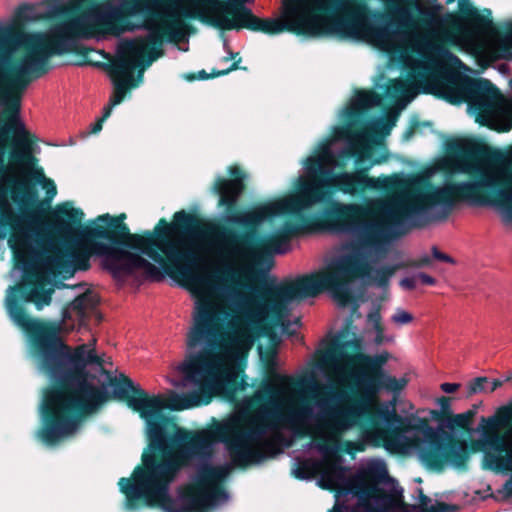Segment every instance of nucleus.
<instances>
[{
	"label": "nucleus",
	"instance_id": "nucleus-1",
	"mask_svg": "<svg viewBox=\"0 0 512 512\" xmlns=\"http://www.w3.org/2000/svg\"><path fill=\"white\" fill-rule=\"evenodd\" d=\"M368 125L352 133L350 127H335L333 136L319 143L314 153L302 162V173L294 180V191L249 211L224 215V222L257 226L278 216L289 220L260 239L257 247L248 243V235L224 231V252L231 258L256 263L265 271L258 282L259 294L272 310L274 330L280 340L300 327L298 318L288 319L289 305L314 298L322 292L339 306L351 298L350 278L367 285L387 288L395 272L404 267L430 268L432 258L421 253L406 263L382 264L381 254L391 241L410 228L424 227L445 220L460 203L475 207L458 196L461 181L441 185L413 183L389 200L375 201L381 207L378 219H367L369 209L357 203L333 202L329 208L315 207L331 200L333 188L356 196L367 188L394 190L404 184L398 174L368 177L371 162L355 172L334 174L359 154V165L370 144Z\"/></svg>",
	"mask_w": 512,
	"mask_h": 512
},
{
	"label": "nucleus",
	"instance_id": "nucleus-2",
	"mask_svg": "<svg viewBox=\"0 0 512 512\" xmlns=\"http://www.w3.org/2000/svg\"><path fill=\"white\" fill-rule=\"evenodd\" d=\"M75 19L53 25L45 32H15L11 23L0 22V241L8 237V245L16 261L10 272L23 273L27 284L26 300L42 310L52 301L58 287L57 280L69 278L77 271L90 267V258L100 257L115 278L121 279L135 271L147 278L160 280L165 267V256L160 242L164 231L172 227V234L184 239L189 247H198L218 232L191 227L192 216L176 212V223L161 221L147 236L129 234L128 242L136 252L124 246L107 245L99 241L108 237L106 228L124 229V215L98 216L91 225L81 224L84 213L72 203L57 205L50 216L54 234L71 243L65 252L50 255V239L42 232L40 216L26 210L37 201L34 179L46 190L48 201L57 194L54 181L48 179L42 168H35L32 144L20 120L21 98L30 83L46 74L54 55L76 52L83 40H95Z\"/></svg>",
	"mask_w": 512,
	"mask_h": 512
},
{
	"label": "nucleus",
	"instance_id": "nucleus-3",
	"mask_svg": "<svg viewBox=\"0 0 512 512\" xmlns=\"http://www.w3.org/2000/svg\"><path fill=\"white\" fill-rule=\"evenodd\" d=\"M455 0H446L447 4ZM458 11L463 18L448 14L456 31L443 27V19L432 21L427 27L413 19L409 8L395 9L397 22L388 20L385 13L369 15V6L364 0H338L331 35L364 42L390 56L399 59L410 70L407 80L396 79L387 85L386 97L390 99L392 112L390 124L383 117L368 123L374 133L389 132L395 125L397 114L403 110L420 91L444 98L450 103H468V109L476 122L497 131L512 128V100L501 95L488 80H472L449 67L460 64L457 56L443 44L457 46L466 51L468 47H483L491 33V11L478 10L470 0H457Z\"/></svg>",
	"mask_w": 512,
	"mask_h": 512
},
{
	"label": "nucleus",
	"instance_id": "nucleus-4",
	"mask_svg": "<svg viewBox=\"0 0 512 512\" xmlns=\"http://www.w3.org/2000/svg\"><path fill=\"white\" fill-rule=\"evenodd\" d=\"M246 0H107L95 2L72 17L97 42L125 32L152 28L176 40L184 35V18H197L222 30L247 28L278 34L284 30L306 36L331 35L338 0H282L281 19L261 20Z\"/></svg>",
	"mask_w": 512,
	"mask_h": 512
},
{
	"label": "nucleus",
	"instance_id": "nucleus-5",
	"mask_svg": "<svg viewBox=\"0 0 512 512\" xmlns=\"http://www.w3.org/2000/svg\"><path fill=\"white\" fill-rule=\"evenodd\" d=\"M18 276L22 277L19 285L7 289L6 310L13 323L33 337L31 356L38 372L45 375L51 383L62 386V389L47 391L40 407L45 424L37 432V436L47 446H53L74 436L85 416L107 400V391L88 381L86 368L96 366L102 371L111 361L104 354H96L95 338L71 349L58 336L62 330H69L64 327L68 320H76L80 325L84 323L87 315L98 303L96 294L90 291L82 293L63 310L59 323H46L29 317L18 306L15 299L17 290L27 302L25 276L18 270L12 278L16 279Z\"/></svg>",
	"mask_w": 512,
	"mask_h": 512
},
{
	"label": "nucleus",
	"instance_id": "nucleus-6",
	"mask_svg": "<svg viewBox=\"0 0 512 512\" xmlns=\"http://www.w3.org/2000/svg\"><path fill=\"white\" fill-rule=\"evenodd\" d=\"M451 147L464 154L447 155L438 165L452 174L469 176L455 187L458 196L472 204L490 205L503 224L512 225V167L500 158L470 155L472 146L465 140Z\"/></svg>",
	"mask_w": 512,
	"mask_h": 512
},
{
	"label": "nucleus",
	"instance_id": "nucleus-7",
	"mask_svg": "<svg viewBox=\"0 0 512 512\" xmlns=\"http://www.w3.org/2000/svg\"><path fill=\"white\" fill-rule=\"evenodd\" d=\"M148 29V34L143 38L119 42L110 70L113 94L103 110V116L90 125L91 134H96L102 129V123L109 117L113 107L120 104L127 91L137 85L134 72L137 70L138 77L141 78L146 67L162 55L163 35L152 28Z\"/></svg>",
	"mask_w": 512,
	"mask_h": 512
},
{
	"label": "nucleus",
	"instance_id": "nucleus-8",
	"mask_svg": "<svg viewBox=\"0 0 512 512\" xmlns=\"http://www.w3.org/2000/svg\"><path fill=\"white\" fill-rule=\"evenodd\" d=\"M367 474L376 481V485L368 486L362 480L355 488L349 491L357 497L356 504L349 507L336 503L329 512H455L456 507L444 503H437L429 508L407 505L404 502L403 488L388 474L386 463L380 459H373L367 463Z\"/></svg>",
	"mask_w": 512,
	"mask_h": 512
},
{
	"label": "nucleus",
	"instance_id": "nucleus-9",
	"mask_svg": "<svg viewBox=\"0 0 512 512\" xmlns=\"http://www.w3.org/2000/svg\"><path fill=\"white\" fill-rule=\"evenodd\" d=\"M477 445L489 465L500 471H512V407L503 406L478 427Z\"/></svg>",
	"mask_w": 512,
	"mask_h": 512
},
{
	"label": "nucleus",
	"instance_id": "nucleus-10",
	"mask_svg": "<svg viewBox=\"0 0 512 512\" xmlns=\"http://www.w3.org/2000/svg\"><path fill=\"white\" fill-rule=\"evenodd\" d=\"M88 0H41L33 4L22 5L18 17L23 21L55 19L81 9Z\"/></svg>",
	"mask_w": 512,
	"mask_h": 512
},
{
	"label": "nucleus",
	"instance_id": "nucleus-11",
	"mask_svg": "<svg viewBox=\"0 0 512 512\" xmlns=\"http://www.w3.org/2000/svg\"><path fill=\"white\" fill-rule=\"evenodd\" d=\"M483 47H468L467 52L491 59H512V24L499 34L491 20V33L486 37Z\"/></svg>",
	"mask_w": 512,
	"mask_h": 512
},
{
	"label": "nucleus",
	"instance_id": "nucleus-12",
	"mask_svg": "<svg viewBox=\"0 0 512 512\" xmlns=\"http://www.w3.org/2000/svg\"><path fill=\"white\" fill-rule=\"evenodd\" d=\"M304 451L308 458L297 459V467L292 472L299 479H308L314 474H320L318 484L322 487V444L311 441L304 446Z\"/></svg>",
	"mask_w": 512,
	"mask_h": 512
},
{
	"label": "nucleus",
	"instance_id": "nucleus-13",
	"mask_svg": "<svg viewBox=\"0 0 512 512\" xmlns=\"http://www.w3.org/2000/svg\"><path fill=\"white\" fill-rule=\"evenodd\" d=\"M229 173L234 179L218 178L215 183V188L220 195V203L228 207L236 203L243 190V176L240 175L239 169L231 167Z\"/></svg>",
	"mask_w": 512,
	"mask_h": 512
},
{
	"label": "nucleus",
	"instance_id": "nucleus-14",
	"mask_svg": "<svg viewBox=\"0 0 512 512\" xmlns=\"http://www.w3.org/2000/svg\"><path fill=\"white\" fill-rule=\"evenodd\" d=\"M381 104V98L371 91H357L350 100V103L345 107L341 113L340 118L349 121V126L354 124L353 118L365 109L378 106Z\"/></svg>",
	"mask_w": 512,
	"mask_h": 512
},
{
	"label": "nucleus",
	"instance_id": "nucleus-15",
	"mask_svg": "<svg viewBox=\"0 0 512 512\" xmlns=\"http://www.w3.org/2000/svg\"><path fill=\"white\" fill-rule=\"evenodd\" d=\"M406 5L414 4L419 14L428 18L434 19L435 16L442 10V5L438 0H413Z\"/></svg>",
	"mask_w": 512,
	"mask_h": 512
},
{
	"label": "nucleus",
	"instance_id": "nucleus-16",
	"mask_svg": "<svg viewBox=\"0 0 512 512\" xmlns=\"http://www.w3.org/2000/svg\"><path fill=\"white\" fill-rule=\"evenodd\" d=\"M390 319L397 327H401L412 323L414 316L403 308H396Z\"/></svg>",
	"mask_w": 512,
	"mask_h": 512
},
{
	"label": "nucleus",
	"instance_id": "nucleus-17",
	"mask_svg": "<svg viewBox=\"0 0 512 512\" xmlns=\"http://www.w3.org/2000/svg\"><path fill=\"white\" fill-rule=\"evenodd\" d=\"M487 384V377H477L468 383L467 389L469 394L487 393Z\"/></svg>",
	"mask_w": 512,
	"mask_h": 512
},
{
	"label": "nucleus",
	"instance_id": "nucleus-18",
	"mask_svg": "<svg viewBox=\"0 0 512 512\" xmlns=\"http://www.w3.org/2000/svg\"><path fill=\"white\" fill-rule=\"evenodd\" d=\"M483 464L486 468L492 470L495 473L503 474V475H510L511 478L507 480L503 486V490L508 493H512V471H500L492 468L489 463L485 459V454L483 453Z\"/></svg>",
	"mask_w": 512,
	"mask_h": 512
},
{
	"label": "nucleus",
	"instance_id": "nucleus-19",
	"mask_svg": "<svg viewBox=\"0 0 512 512\" xmlns=\"http://www.w3.org/2000/svg\"><path fill=\"white\" fill-rule=\"evenodd\" d=\"M375 331V342L377 344L382 343H392L394 341V337L390 335H385L382 326H378L374 328Z\"/></svg>",
	"mask_w": 512,
	"mask_h": 512
},
{
	"label": "nucleus",
	"instance_id": "nucleus-20",
	"mask_svg": "<svg viewBox=\"0 0 512 512\" xmlns=\"http://www.w3.org/2000/svg\"><path fill=\"white\" fill-rule=\"evenodd\" d=\"M431 254H432V257L434 259H436V260H439V261H442V262H446V263H449V264H455L456 263V261L451 256L441 252L436 246H433L431 248Z\"/></svg>",
	"mask_w": 512,
	"mask_h": 512
},
{
	"label": "nucleus",
	"instance_id": "nucleus-21",
	"mask_svg": "<svg viewBox=\"0 0 512 512\" xmlns=\"http://www.w3.org/2000/svg\"><path fill=\"white\" fill-rule=\"evenodd\" d=\"M417 274L413 276L404 277L400 280L399 285L405 290H413L416 287Z\"/></svg>",
	"mask_w": 512,
	"mask_h": 512
},
{
	"label": "nucleus",
	"instance_id": "nucleus-22",
	"mask_svg": "<svg viewBox=\"0 0 512 512\" xmlns=\"http://www.w3.org/2000/svg\"><path fill=\"white\" fill-rule=\"evenodd\" d=\"M440 388L443 392L447 393V394H451V393H454L455 391H457L459 388H460V384L459 383H448V382H445V383H442L440 385Z\"/></svg>",
	"mask_w": 512,
	"mask_h": 512
},
{
	"label": "nucleus",
	"instance_id": "nucleus-23",
	"mask_svg": "<svg viewBox=\"0 0 512 512\" xmlns=\"http://www.w3.org/2000/svg\"><path fill=\"white\" fill-rule=\"evenodd\" d=\"M436 404L443 412H448L450 410L451 402L450 399L447 397L442 396L437 398Z\"/></svg>",
	"mask_w": 512,
	"mask_h": 512
},
{
	"label": "nucleus",
	"instance_id": "nucleus-24",
	"mask_svg": "<svg viewBox=\"0 0 512 512\" xmlns=\"http://www.w3.org/2000/svg\"><path fill=\"white\" fill-rule=\"evenodd\" d=\"M368 320L373 324L374 328L381 326V315L377 310L368 314Z\"/></svg>",
	"mask_w": 512,
	"mask_h": 512
},
{
	"label": "nucleus",
	"instance_id": "nucleus-25",
	"mask_svg": "<svg viewBox=\"0 0 512 512\" xmlns=\"http://www.w3.org/2000/svg\"><path fill=\"white\" fill-rule=\"evenodd\" d=\"M417 278H419L421 280V282L426 285L432 286V285H435V283H436L435 278H433L432 276H430L426 273H423V272L417 273Z\"/></svg>",
	"mask_w": 512,
	"mask_h": 512
},
{
	"label": "nucleus",
	"instance_id": "nucleus-26",
	"mask_svg": "<svg viewBox=\"0 0 512 512\" xmlns=\"http://www.w3.org/2000/svg\"><path fill=\"white\" fill-rule=\"evenodd\" d=\"M502 385V381L498 380V379H493V380H489L488 379V388H487V393H492L494 392L497 388H499L500 386Z\"/></svg>",
	"mask_w": 512,
	"mask_h": 512
},
{
	"label": "nucleus",
	"instance_id": "nucleus-27",
	"mask_svg": "<svg viewBox=\"0 0 512 512\" xmlns=\"http://www.w3.org/2000/svg\"><path fill=\"white\" fill-rule=\"evenodd\" d=\"M451 421L453 422V424L459 427H464L466 425L467 419L464 415L458 414Z\"/></svg>",
	"mask_w": 512,
	"mask_h": 512
},
{
	"label": "nucleus",
	"instance_id": "nucleus-28",
	"mask_svg": "<svg viewBox=\"0 0 512 512\" xmlns=\"http://www.w3.org/2000/svg\"><path fill=\"white\" fill-rule=\"evenodd\" d=\"M251 402H252V399H246L243 401V405L245 408H249V406L251 405Z\"/></svg>",
	"mask_w": 512,
	"mask_h": 512
},
{
	"label": "nucleus",
	"instance_id": "nucleus-29",
	"mask_svg": "<svg viewBox=\"0 0 512 512\" xmlns=\"http://www.w3.org/2000/svg\"><path fill=\"white\" fill-rule=\"evenodd\" d=\"M420 493H421V497L423 498V502H422L421 506H426V504L429 502V499L426 496L422 495V491H420Z\"/></svg>",
	"mask_w": 512,
	"mask_h": 512
},
{
	"label": "nucleus",
	"instance_id": "nucleus-30",
	"mask_svg": "<svg viewBox=\"0 0 512 512\" xmlns=\"http://www.w3.org/2000/svg\"><path fill=\"white\" fill-rule=\"evenodd\" d=\"M348 446H349V447H351V448H353L354 446H356V443H354V442H349V443H348Z\"/></svg>",
	"mask_w": 512,
	"mask_h": 512
}]
</instances>
